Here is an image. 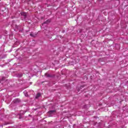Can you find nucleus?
<instances>
[{"mask_svg":"<svg viewBox=\"0 0 128 128\" xmlns=\"http://www.w3.org/2000/svg\"><path fill=\"white\" fill-rule=\"evenodd\" d=\"M22 20H26V18H28V14L26 12H20Z\"/></svg>","mask_w":128,"mask_h":128,"instance_id":"1","label":"nucleus"},{"mask_svg":"<svg viewBox=\"0 0 128 128\" xmlns=\"http://www.w3.org/2000/svg\"><path fill=\"white\" fill-rule=\"evenodd\" d=\"M13 102L16 104H20V98H16L13 100Z\"/></svg>","mask_w":128,"mask_h":128,"instance_id":"2","label":"nucleus"},{"mask_svg":"<svg viewBox=\"0 0 128 128\" xmlns=\"http://www.w3.org/2000/svg\"><path fill=\"white\" fill-rule=\"evenodd\" d=\"M49 114H56V110H51L48 112Z\"/></svg>","mask_w":128,"mask_h":128,"instance_id":"3","label":"nucleus"},{"mask_svg":"<svg viewBox=\"0 0 128 128\" xmlns=\"http://www.w3.org/2000/svg\"><path fill=\"white\" fill-rule=\"evenodd\" d=\"M24 74L22 73H19L16 74L17 78H20L22 77Z\"/></svg>","mask_w":128,"mask_h":128,"instance_id":"4","label":"nucleus"},{"mask_svg":"<svg viewBox=\"0 0 128 128\" xmlns=\"http://www.w3.org/2000/svg\"><path fill=\"white\" fill-rule=\"evenodd\" d=\"M40 96H42L40 93L37 94L36 96V98H40Z\"/></svg>","mask_w":128,"mask_h":128,"instance_id":"5","label":"nucleus"},{"mask_svg":"<svg viewBox=\"0 0 128 128\" xmlns=\"http://www.w3.org/2000/svg\"><path fill=\"white\" fill-rule=\"evenodd\" d=\"M50 20H46V22H44L43 23V24H50Z\"/></svg>","mask_w":128,"mask_h":128,"instance_id":"6","label":"nucleus"},{"mask_svg":"<svg viewBox=\"0 0 128 128\" xmlns=\"http://www.w3.org/2000/svg\"><path fill=\"white\" fill-rule=\"evenodd\" d=\"M45 76L46 78H52V75L48 74H46Z\"/></svg>","mask_w":128,"mask_h":128,"instance_id":"7","label":"nucleus"},{"mask_svg":"<svg viewBox=\"0 0 128 128\" xmlns=\"http://www.w3.org/2000/svg\"><path fill=\"white\" fill-rule=\"evenodd\" d=\"M15 28H16L17 30H19L20 28V26H18V25H15Z\"/></svg>","mask_w":128,"mask_h":128,"instance_id":"8","label":"nucleus"},{"mask_svg":"<svg viewBox=\"0 0 128 128\" xmlns=\"http://www.w3.org/2000/svg\"><path fill=\"white\" fill-rule=\"evenodd\" d=\"M82 88H84V86H80V88L78 89V92H80V90H82Z\"/></svg>","mask_w":128,"mask_h":128,"instance_id":"9","label":"nucleus"},{"mask_svg":"<svg viewBox=\"0 0 128 128\" xmlns=\"http://www.w3.org/2000/svg\"><path fill=\"white\" fill-rule=\"evenodd\" d=\"M24 94H25L26 96H28V93H26V92H24Z\"/></svg>","mask_w":128,"mask_h":128,"instance_id":"10","label":"nucleus"},{"mask_svg":"<svg viewBox=\"0 0 128 128\" xmlns=\"http://www.w3.org/2000/svg\"><path fill=\"white\" fill-rule=\"evenodd\" d=\"M6 80V78L4 77H2L1 80Z\"/></svg>","mask_w":128,"mask_h":128,"instance_id":"11","label":"nucleus"},{"mask_svg":"<svg viewBox=\"0 0 128 128\" xmlns=\"http://www.w3.org/2000/svg\"><path fill=\"white\" fill-rule=\"evenodd\" d=\"M30 36H34V34H32V33L30 34Z\"/></svg>","mask_w":128,"mask_h":128,"instance_id":"12","label":"nucleus"},{"mask_svg":"<svg viewBox=\"0 0 128 128\" xmlns=\"http://www.w3.org/2000/svg\"><path fill=\"white\" fill-rule=\"evenodd\" d=\"M0 66H2V68H4V64L0 65Z\"/></svg>","mask_w":128,"mask_h":128,"instance_id":"13","label":"nucleus"},{"mask_svg":"<svg viewBox=\"0 0 128 128\" xmlns=\"http://www.w3.org/2000/svg\"><path fill=\"white\" fill-rule=\"evenodd\" d=\"M6 124H8V123H5V124H4V126H6Z\"/></svg>","mask_w":128,"mask_h":128,"instance_id":"14","label":"nucleus"},{"mask_svg":"<svg viewBox=\"0 0 128 128\" xmlns=\"http://www.w3.org/2000/svg\"><path fill=\"white\" fill-rule=\"evenodd\" d=\"M19 118L20 119L22 118V116H19Z\"/></svg>","mask_w":128,"mask_h":128,"instance_id":"15","label":"nucleus"},{"mask_svg":"<svg viewBox=\"0 0 128 128\" xmlns=\"http://www.w3.org/2000/svg\"><path fill=\"white\" fill-rule=\"evenodd\" d=\"M19 32H22V30H19Z\"/></svg>","mask_w":128,"mask_h":128,"instance_id":"16","label":"nucleus"},{"mask_svg":"<svg viewBox=\"0 0 128 128\" xmlns=\"http://www.w3.org/2000/svg\"><path fill=\"white\" fill-rule=\"evenodd\" d=\"M2 57L0 56V60L2 59Z\"/></svg>","mask_w":128,"mask_h":128,"instance_id":"17","label":"nucleus"},{"mask_svg":"<svg viewBox=\"0 0 128 128\" xmlns=\"http://www.w3.org/2000/svg\"><path fill=\"white\" fill-rule=\"evenodd\" d=\"M0 82H2V80H0Z\"/></svg>","mask_w":128,"mask_h":128,"instance_id":"18","label":"nucleus"}]
</instances>
